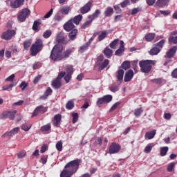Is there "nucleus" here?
<instances>
[{
  "label": "nucleus",
  "instance_id": "nucleus-1",
  "mask_svg": "<svg viewBox=\"0 0 177 177\" xmlns=\"http://www.w3.org/2000/svg\"><path fill=\"white\" fill-rule=\"evenodd\" d=\"M64 50L63 46L60 44L55 45L50 53V59L53 62H62V60H66L70 57V55L73 53V49L69 48Z\"/></svg>",
  "mask_w": 177,
  "mask_h": 177
},
{
  "label": "nucleus",
  "instance_id": "nucleus-2",
  "mask_svg": "<svg viewBox=\"0 0 177 177\" xmlns=\"http://www.w3.org/2000/svg\"><path fill=\"white\" fill-rule=\"evenodd\" d=\"M80 164H81V160L76 159L66 164L65 168L66 170L69 171L71 174H74L78 171Z\"/></svg>",
  "mask_w": 177,
  "mask_h": 177
},
{
  "label": "nucleus",
  "instance_id": "nucleus-3",
  "mask_svg": "<svg viewBox=\"0 0 177 177\" xmlns=\"http://www.w3.org/2000/svg\"><path fill=\"white\" fill-rule=\"evenodd\" d=\"M44 48V43L42 40L37 39L35 44L30 47V55L31 56H37Z\"/></svg>",
  "mask_w": 177,
  "mask_h": 177
},
{
  "label": "nucleus",
  "instance_id": "nucleus-4",
  "mask_svg": "<svg viewBox=\"0 0 177 177\" xmlns=\"http://www.w3.org/2000/svg\"><path fill=\"white\" fill-rule=\"evenodd\" d=\"M140 67L141 69L142 73H150L151 71V66H154L156 62L153 60H145V61H140Z\"/></svg>",
  "mask_w": 177,
  "mask_h": 177
},
{
  "label": "nucleus",
  "instance_id": "nucleus-5",
  "mask_svg": "<svg viewBox=\"0 0 177 177\" xmlns=\"http://www.w3.org/2000/svg\"><path fill=\"white\" fill-rule=\"evenodd\" d=\"M16 35V29L8 28L1 34V39L5 41H10L13 37Z\"/></svg>",
  "mask_w": 177,
  "mask_h": 177
},
{
  "label": "nucleus",
  "instance_id": "nucleus-6",
  "mask_svg": "<svg viewBox=\"0 0 177 177\" xmlns=\"http://www.w3.org/2000/svg\"><path fill=\"white\" fill-rule=\"evenodd\" d=\"M30 10L28 8L22 9L18 15V20L21 23L26 21V19L30 16Z\"/></svg>",
  "mask_w": 177,
  "mask_h": 177
},
{
  "label": "nucleus",
  "instance_id": "nucleus-7",
  "mask_svg": "<svg viewBox=\"0 0 177 177\" xmlns=\"http://www.w3.org/2000/svg\"><path fill=\"white\" fill-rule=\"evenodd\" d=\"M16 113H17V111L16 110H14L13 111H4L1 115H0V120H6V118L15 120Z\"/></svg>",
  "mask_w": 177,
  "mask_h": 177
},
{
  "label": "nucleus",
  "instance_id": "nucleus-8",
  "mask_svg": "<svg viewBox=\"0 0 177 177\" xmlns=\"http://www.w3.org/2000/svg\"><path fill=\"white\" fill-rule=\"evenodd\" d=\"M121 146L117 143H112L109 149V154H115L120 151Z\"/></svg>",
  "mask_w": 177,
  "mask_h": 177
},
{
  "label": "nucleus",
  "instance_id": "nucleus-9",
  "mask_svg": "<svg viewBox=\"0 0 177 177\" xmlns=\"http://www.w3.org/2000/svg\"><path fill=\"white\" fill-rule=\"evenodd\" d=\"M25 0H15V1H10V6L12 9H17L20 6L24 5Z\"/></svg>",
  "mask_w": 177,
  "mask_h": 177
},
{
  "label": "nucleus",
  "instance_id": "nucleus-10",
  "mask_svg": "<svg viewBox=\"0 0 177 177\" xmlns=\"http://www.w3.org/2000/svg\"><path fill=\"white\" fill-rule=\"evenodd\" d=\"M46 111H48V109L42 105H40L34 110L32 114V118L37 117L39 113H46Z\"/></svg>",
  "mask_w": 177,
  "mask_h": 177
},
{
  "label": "nucleus",
  "instance_id": "nucleus-11",
  "mask_svg": "<svg viewBox=\"0 0 177 177\" xmlns=\"http://www.w3.org/2000/svg\"><path fill=\"white\" fill-rule=\"evenodd\" d=\"M19 131H20V128L15 127L10 131H7L4 134H3L1 138H6V136H8V138H13V136H15L16 133H18Z\"/></svg>",
  "mask_w": 177,
  "mask_h": 177
},
{
  "label": "nucleus",
  "instance_id": "nucleus-12",
  "mask_svg": "<svg viewBox=\"0 0 177 177\" xmlns=\"http://www.w3.org/2000/svg\"><path fill=\"white\" fill-rule=\"evenodd\" d=\"M74 24L73 22V19H70L64 25V29L65 31L70 32V31H73L74 30Z\"/></svg>",
  "mask_w": 177,
  "mask_h": 177
},
{
  "label": "nucleus",
  "instance_id": "nucleus-13",
  "mask_svg": "<svg viewBox=\"0 0 177 177\" xmlns=\"http://www.w3.org/2000/svg\"><path fill=\"white\" fill-rule=\"evenodd\" d=\"M177 50V46H174L171 47L166 53L165 55V57H167V59H172L175 56V54L176 53Z\"/></svg>",
  "mask_w": 177,
  "mask_h": 177
},
{
  "label": "nucleus",
  "instance_id": "nucleus-14",
  "mask_svg": "<svg viewBox=\"0 0 177 177\" xmlns=\"http://www.w3.org/2000/svg\"><path fill=\"white\" fill-rule=\"evenodd\" d=\"M91 8H92V3L88 2L80 8V13H82V15L88 13V12L91 10Z\"/></svg>",
  "mask_w": 177,
  "mask_h": 177
},
{
  "label": "nucleus",
  "instance_id": "nucleus-15",
  "mask_svg": "<svg viewBox=\"0 0 177 177\" xmlns=\"http://www.w3.org/2000/svg\"><path fill=\"white\" fill-rule=\"evenodd\" d=\"M124 50H125V47L124 46V41H120V48L115 50V56H122L124 53Z\"/></svg>",
  "mask_w": 177,
  "mask_h": 177
},
{
  "label": "nucleus",
  "instance_id": "nucleus-16",
  "mask_svg": "<svg viewBox=\"0 0 177 177\" xmlns=\"http://www.w3.org/2000/svg\"><path fill=\"white\" fill-rule=\"evenodd\" d=\"M133 71L132 69L129 70L124 75V82H129L133 78Z\"/></svg>",
  "mask_w": 177,
  "mask_h": 177
},
{
  "label": "nucleus",
  "instance_id": "nucleus-17",
  "mask_svg": "<svg viewBox=\"0 0 177 177\" xmlns=\"http://www.w3.org/2000/svg\"><path fill=\"white\" fill-rule=\"evenodd\" d=\"M171 0H157L156 5L158 8H165V6H168V3Z\"/></svg>",
  "mask_w": 177,
  "mask_h": 177
},
{
  "label": "nucleus",
  "instance_id": "nucleus-18",
  "mask_svg": "<svg viewBox=\"0 0 177 177\" xmlns=\"http://www.w3.org/2000/svg\"><path fill=\"white\" fill-rule=\"evenodd\" d=\"M62 121V115L57 114L55 115L53 120V124L55 127H60V122Z\"/></svg>",
  "mask_w": 177,
  "mask_h": 177
},
{
  "label": "nucleus",
  "instance_id": "nucleus-19",
  "mask_svg": "<svg viewBox=\"0 0 177 177\" xmlns=\"http://www.w3.org/2000/svg\"><path fill=\"white\" fill-rule=\"evenodd\" d=\"M71 10H72L71 7L68 6H65L60 8L59 12L62 13V15H68V13H70Z\"/></svg>",
  "mask_w": 177,
  "mask_h": 177
},
{
  "label": "nucleus",
  "instance_id": "nucleus-20",
  "mask_svg": "<svg viewBox=\"0 0 177 177\" xmlns=\"http://www.w3.org/2000/svg\"><path fill=\"white\" fill-rule=\"evenodd\" d=\"M52 86L54 89H60L62 88V82L59 79H55L52 82Z\"/></svg>",
  "mask_w": 177,
  "mask_h": 177
},
{
  "label": "nucleus",
  "instance_id": "nucleus-21",
  "mask_svg": "<svg viewBox=\"0 0 177 177\" xmlns=\"http://www.w3.org/2000/svg\"><path fill=\"white\" fill-rule=\"evenodd\" d=\"M77 34H78V30L73 29L68 33V37L71 41H74L77 38Z\"/></svg>",
  "mask_w": 177,
  "mask_h": 177
},
{
  "label": "nucleus",
  "instance_id": "nucleus-22",
  "mask_svg": "<svg viewBox=\"0 0 177 177\" xmlns=\"http://www.w3.org/2000/svg\"><path fill=\"white\" fill-rule=\"evenodd\" d=\"M124 73L125 72L122 69H119L118 71L117 79H118V81H119L120 84H121L122 82V80H124Z\"/></svg>",
  "mask_w": 177,
  "mask_h": 177
},
{
  "label": "nucleus",
  "instance_id": "nucleus-23",
  "mask_svg": "<svg viewBox=\"0 0 177 177\" xmlns=\"http://www.w3.org/2000/svg\"><path fill=\"white\" fill-rule=\"evenodd\" d=\"M53 91L50 87H48L46 92L44 93L43 95L41 96V99L45 100L48 98V96H50Z\"/></svg>",
  "mask_w": 177,
  "mask_h": 177
},
{
  "label": "nucleus",
  "instance_id": "nucleus-24",
  "mask_svg": "<svg viewBox=\"0 0 177 177\" xmlns=\"http://www.w3.org/2000/svg\"><path fill=\"white\" fill-rule=\"evenodd\" d=\"M100 13H102L100 10H96L91 15L88 16V19H90L93 21L95 19H97V17H99Z\"/></svg>",
  "mask_w": 177,
  "mask_h": 177
},
{
  "label": "nucleus",
  "instance_id": "nucleus-25",
  "mask_svg": "<svg viewBox=\"0 0 177 177\" xmlns=\"http://www.w3.org/2000/svg\"><path fill=\"white\" fill-rule=\"evenodd\" d=\"M154 136H156V130L147 132L145 135V139H148L149 140H150L151 139H153Z\"/></svg>",
  "mask_w": 177,
  "mask_h": 177
},
{
  "label": "nucleus",
  "instance_id": "nucleus-26",
  "mask_svg": "<svg viewBox=\"0 0 177 177\" xmlns=\"http://www.w3.org/2000/svg\"><path fill=\"white\" fill-rule=\"evenodd\" d=\"M104 55L106 57L110 59V57L113 56V50L110 49L109 47L105 48L104 50Z\"/></svg>",
  "mask_w": 177,
  "mask_h": 177
},
{
  "label": "nucleus",
  "instance_id": "nucleus-27",
  "mask_svg": "<svg viewBox=\"0 0 177 177\" xmlns=\"http://www.w3.org/2000/svg\"><path fill=\"white\" fill-rule=\"evenodd\" d=\"M81 20H82V15H78L77 16H75L73 19H72L73 23L74 24H76V26H78L80 23H81Z\"/></svg>",
  "mask_w": 177,
  "mask_h": 177
},
{
  "label": "nucleus",
  "instance_id": "nucleus-28",
  "mask_svg": "<svg viewBox=\"0 0 177 177\" xmlns=\"http://www.w3.org/2000/svg\"><path fill=\"white\" fill-rule=\"evenodd\" d=\"M161 52V48L156 47H153L151 50L149 51V54L151 55L152 56H154L156 55H158V53Z\"/></svg>",
  "mask_w": 177,
  "mask_h": 177
},
{
  "label": "nucleus",
  "instance_id": "nucleus-29",
  "mask_svg": "<svg viewBox=\"0 0 177 177\" xmlns=\"http://www.w3.org/2000/svg\"><path fill=\"white\" fill-rule=\"evenodd\" d=\"M156 37V33H147L145 35V39L147 42H151Z\"/></svg>",
  "mask_w": 177,
  "mask_h": 177
},
{
  "label": "nucleus",
  "instance_id": "nucleus-30",
  "mask_svg": "<svg viewBox=\"0 0 177 177\" xmlns=\"http://www.w3.org/2000/svg\"><path fill=\"white\" fill-rule=\"evenodd\" d=\"M114 13V10L111 7H107L106 10L104 12V15L106 16V17H110L111 15Z\"/></svg>",
  "mask_w": 177,
  "mask_h": 177
},
{
  "label": "nucleus",
  "instance_id": "nucleus-31",
  "mask_svg": "<svg viewBox=\"0 0 177 177\" xmlns=\"http://www.w3.org/2000/svg\"><path fill=\"white\" fill-rule=\"evenodd\" d=\"M176 165V162H172L171 163H169L167 165V171L168 172H174V171H175V166Z\"/></svg>",
  "mask_w": 177,
  "mask_h": 177
},
{
  "label": "nucleus",
  "instance_id": "nucleus-32",
  "mask_svg": "<svg viewBox=\"0 0 177 177\" xmlns=\"http://www.w3.org/2000/svg\"><path fill=\"white\" fill-rule=\"evenodd\" d=\"M118 42H120V39H115L109 44L110 48H111V49H117Z\"/></svg>",
  "mask_w": 177,
  "mask_h": 177
},
{
  "label": "nucleus",
  "instance_id": "nucleus-33",
  "mask_svg": "<svg viewBox=\"0 0 177 177\" xmlns=\"http://www.w3.org/2000/svg\"><path fill=\"white\" fill-rule=\"evenodd\" d=\"M41 23H42V21H41V19L35 21L32 26V30H34L35 31H37V30H38V27Z\"/></svg>",
  "mask_w": 177,
  "mask_h": 177
},
{
  "label": "nucleus",
  "instance_id": "nucleus-34",
  "mask_svg": "<svg viewBox=\"0 0 177 177\" xmlns=\"http://www.w3.org/2000/svg\"><path fill=\"white\" fill-rule=\"evenodd\" d=\"M122 68L124 70H128V68H131V62L129 61H124L122 65H121Z\"/></svg>",
  "mask_w": 177,
  "mask_h": 177
},
{
  "label": "nucleus",
  "instance_id": "nucleus-35",
  "mask_svg": "<svg viewBox=\"0 0 177 177\" xmlns=\"http://www.w3.org/2000/svg\"><path fill=\"white\" fill-rule=\"evenodd\" d=\"M91 46L88 45L87 43L82 46L79 50L80 53H84V52H86L88 50V48H89Z\"/></svg>",
  "mask_w": 177,
  "mask_h": 177
},
{
  "label": "nucleus",
  "instance_id": "nucleus-36",
  "mask_svg": "<svg viewBox=\"0 0 177 177\" xmlns=\"http://www.w3.org/2000/svg\"><path fill=\"white\" fill-rule=\"evenodd\" d=\"M160 156L164 157L167 156V153H168V147H162L160 150Z\"/></svg>",
  "mask_w": 177,
  "mask_h": 177
},
{
  "label": "nucleus",
  "instance_id": "nucleus-37",
  "mask_svg": "<svg viewBox=\"0 0 177 177\" xmlns=\"http://www.w3.org/2000/svg\"><path fill=\"white\" fill-rule=\"evenodd\" d=\"M71 175H73L71 172L66 169L61 173L60 177H71Z\"/></svg>",
  "mask_w": 177,
  "mask_h": 177
},
{
  "label": "nucleus",
  "instance_id": "nucleus-38",
  "mask_svg": "<svg viewBox=\"0 0 177 177\" xmlns=\"http://www.w3.org/2000/svg\"><path fill=\"white\" fill-rule=\"evenodd\" d=\"M139 12H142V7H138V8H133L131 11V15L132 16H133L135 15H138V13H139Z\"/></svg>",
  "mask_w": 177,
  "mask_h": 177
},
{
  "label": "nucleus",
  "instance_id": "nucleus-39",
  "mask_svg": "<svg viewBox=\"0 0 177 177\" xmlns=\"http://www.w3.org/2000/svg\"><path fill=\"white\" fill-rule=\"evenodd\" d=\"M21 128L23 131H25V132H28V131H30V129H31V124L25 123L21 125Z\"/></svg>",
  "mask_w": 177,
  "mask_h": 177
},
{
  "label": "nucleus",
  "instance_id": "nucleus-40",
  "mask_svg": "<svg viewBox=\"0 0 177 177\" xmlns=\"http://www.w3.org/2000/svg\"><path fill=\"white\" fill-rule=\"evenodd\" d=\"M102 98L104 99V102L105 103H110V102H111V100H113V95H104V97H102Z\"/></svg>",
  "mask_w": 177,
  "mask_h": 177
},
{
  "label": "nucleus",
  "instance_id": "nucleus-41",
  "mask_svg": "<svg viewBox=\"0 0 177 177\" xmlns=\"http://www.w3.org/2000/svg\"><path fill=\"white\" fill-rule=\"evenodd\" d=\"M169 44L171 45V44H174V45L177 44V36H170L169 37Z\"/></svg>",
  "mask_w": 177,
  "mask_h": 177
},
{
  "label": "nucleus",
  "instance_id": "nucleus-42",
  "mask_svg": "<svg viewBox=\"0 0 177 177\" xmlns=\"http://www.w3.org/2000/svg\"><path fill=\"white\" fill-rule=\"evenodd\" d=\"M55 147L58 151H62L63 150V142L58 141L55 145Z\"/></svg>",
  "mask_w": 177,
  "mask_h": 177
},
{
  "label": "nucleus",
  "instance_id": "nucleus-43",
  "mask_svg": "<svg viewBox=\"0 0 177 177\" xmlns=\"http://www.w3.org/2000/svg\"><path fill=\"white\" fill-rule=\"evenodd\" d=\"M109 59H104V61L100 66V70H104L107 66H109Z\"/></svg>",
  "mask_w": 177,
  "mask_h": 177
},
{
  "label": "nucleus",
  "instance_id": "nucleus-44",
  "mask_svg": "<svg viewBox=\"0 0 177 177\" xmlns=\"http://www.w3.org/2000/svg\"><path fill=\"white\" fill-rule=\"evenodd\" d=\"M50 124L48 123L43 127H41V131H42L43 132H48V131H50Z\"/></svg>",
  "mask_w": 177,
  "mask_h": 177
},
{
  "label": "nucleus",
  "instance_id": "nucleus-45",
  "mask_svg": "<svg viewBox=\"0 0 177 177\" xmlns=\"http://www.w3.org/2000/svg\"><path fill=\"white\" fill-rule=\"evenodd\" d=\"M92 20L91 19H88V21H86L84 24H83V25L82 26V28H83V30H85V28H86L87 27H89V26H91V24H92Z\"/></svg>",
  "mask_w": 177,
  "mask_h": 177
},
{
  "label": "nucleus",
  "instance_id": "nucleus-46",
  "mask_svg": "<svg viewBox=\"0 0 177 177\" xmlns=\"http://www.w3.org/2000/svg\"><path fill=\"white\" fill-rule=\"evenodd\" d=\"M165 44V39H162L159 42H158L156 44H155V46L157 48H159V49H162L164 44Z\"/></svg>",
  "mask_w": 177,
  "mask_h": 177
},
{
  "label": "nucleus",
  "instance_id": "nucleus-47",
  "mask_svg": "<svg viewBox=\"0 0 177 177\" xmlns=\"http://www.w3.org/2000/svg\"><path fill=\"white\" fill-rule=\"evenodd\" d=\"M142 113H143V109H142V108L136 109L134 111V115H136V117H140Z\"/></svg>",
  "mask_w": 177,
  "mask_h": 177
},
{
  "label": "nucleus",
  "instance_id": "nucleus-48",
  "mask_svg": "<svg viewBox=\"0 0 177 177\" xmlns=\"http://www.w3.org/2000/svg\"><path fill=\"white\" fill-rule=\"evenodd\" d=\"M66 108L67 110H72V109L74 108V102L73 101H68L66 105Z\"/></svg>",
  "mask_w": 177,
  "mask_h": 177
},
{
  "label": "nucleus",
  "instance_id": "nucleus-49",
  "mask_svg": "<svg viewBox=\"0 0 177 177\" xmlns=\"http://www.w3.org/2000/svg\"><path fill=\"white\" fill-rule=\"evenodd\" d=\"M107 37V32L103 31L102 33L98 36L99 41H103Z\"/></svg>",
  "mask_w": 177,
  "mask_h": 177
},
{
  "label": "nucleus",
  "instance_id": "nucleus-50",
  "mask_svg": "<svg viewBox=\"0 0 177 177\" xmlns=\"http://www.w3.org/2000/svg\"><path fill=\"white\" fill-rule=\"evenodd\" d=\"M66 73L67 74H70L71 75H73V73H74V68L73 66L69 65L66 66Z\"/></svg>",
  "mask_w": 177,
  "mask_h": 177
},
{
  "label": "nucleus",
  "instance_id": "nucleus-51",
  "mask_svg": "<svg viewBox=\"0 0 177 177\" xmlns=\"http://www.w3.org/2000/svg\"><path fill=\"white\" fill-rule=\"evenodd\" d=\"M50 35H52V30H47L43 34L44 38H46V39L49 38V37H50Z\"/></svg>",
  "mask_w": 177,
  "mask_h": 177
},
{
  "label": "nucleus",
  "instance_id": "nucleus-52",
  "mask_svg": "<svg viewBox=\"0 0 177 177\" xmlns=\"http://www.w3.org/2000/svg\"><path fill=\"white\" fill-rule=\"evenodd\" d=\"M13 86H16V84L12 83L10 85H6L2 87L3 91H8V89H10V88H13Z\"/></svg>",
  "mask_w": 177,
  "mask_h": 177
},
{
  "label": "nucleus",
  "instance_id": "nucleus-53",
  "mask_svg": "<svg viewBox=\"0 0 177 177\" xmlns=\"http://www.w3.org/2000/svg\"><path fill=\"white\" fill-rule=\"evenodd\" d=\"M151 82H153L154 84H156V85H161V84H162V80H161V78H157L151 80Z\"/></svg>",
  "mask_w": 177,
  "mask_h": 177
},
{
  "label": "nucleus",
  "instance_id": "nucleus-54",
  "mask_svg": "<svg viewBox=\"0 0 177 177\" xmlns=\"http://www.w3.org/2000/svg\"><path fill=\"white\" fill-rule=\"evenodd\" d=\"M153 149V146H151V145H148L145 149H144L145 153H150V151H151V150Z\"/></svg>",
  "mask_w": 177,
  "mask_h": 177
},
{
  "label": "nucleus",
  "instance_id": "nucleus-55",
  "mask_svg": "<svg viewBox=\"0 0 177 177\" xmlns=\"http://www.w3.org/2000/svg\"><path fill=\"white\" fill-rule=\"evenodd\" d=\"M73 115V124H75L78 121L79 115L77 113H74L72 114Z\"/></svg>",
  "mask_w": 177,
  "mask_h": 177
},
{
  "label": "nucleus",
  "instance_id": "nucleus-56",
  "mask_svg": "<svg viewBox=\"0 0 177 177\" xmlns=\"http://www.w3.org/2000/svg\"><path fill=\"white\" fill-rule=\"evenodd\" d=\"M27 86H28V83L26 82L25 81L22 82L19 84V87H21V89H22V91H24V89H26Z\"/></svg>",
  "mask_w": 177,
  "mask_h": 177
},
{
  "label": "nucleus",
  "instance_id": "nucleus-57",
  "mask_svg": "<svg viewBox=\"0 0 177 177\" xmlns=\"http://www.w3.org/2000/svg\"><path fill=\"white\" fill-rule=\"evenodd\" d=\"M24 49H28L31 46V41L30 40H26L24 42Z\"/></svg>",
  "mask_w": 177,
  "mask_h": 177
},
{
  "label": "nucleus",
  "instance_id": "nucleus-58",
  "mask_svg": "<svg viewBox=\"0 0 177 177\" xmlns=\"http://www.w3.org/2000/svg\"><path fill=\"white\" fill-rule=\"evenodd\" d=\"M109 89H110L111 92L115 93V92H117V91H118L120 89V87H118V86H117V85H115V86H111V87H109Z\"/></svg>",
  "mask_w": 177,
  "mask_h": 177
},
{
  "label": "nucleus",
  "instance_id": "nucleus-59",
  "mask_svg": "<svg viewBox=\"0 0 177 177\" xmlns=\"http://www.w3.org/2000/svg\"><path fill=\"white\" fill-rule=\"evenodd\" d=\"M57 39L59 44H67V41H66V39L64 37H57Z\"/></svg>",
  "mask_w": 177,
  "mask_h": 177
},
{
  "label": "nucleus",
  "instance_id": "nucleus-60",
  "mask_svg": "<svg viewBox=\"0 0 177 177\" xmlns=\"http://www.w3.org/2000/svg\"><path fill=\"white\" fill-rule=\"evenodd\" d=\"M71 75H71V73H67L66 75H65L64 80L66 84H68L70 82V80H71Z\"/></svg>",
  "mask_w": 177,
  "mask_h": 177
},
{
  "label": "nucleus",
  "instance_id": "nucleus-61",
  "mask_svg": "<svg viewBox=\"0 0 177 177\" xmlns=\"http://www.w3.org/2000/svg\"><path fill=\"white\" fill-rule=\"evenodd\" d=\"M52 15H53V8H51L50 11L45 15L44 19H49Z\"/></svg>",
  "mask_w": 177,
  "mask_h": 177
},
{
  "label": "nucleus",
  "instance_id": "nucleus-62",
  "mask_svg": "<svg viewBox=\"0 0 177 177\" xmlns=\"http://www.w3.org/2000/svg\"><path fill=\"white\" fill-rule=\"evenodd\" d=\"M128 5H129V0H125L120 3L121 8H126V6H128Z\"/></svg>",
  "mask_w": 177,
  "mask_h": 177
},
{
  "label": "nucleus",
  "instance_id": "nucleus-63",
  "mask_svg": "<svg viewBox=\"0 0 177 177\" xmlns=\"http://www.w3.org/2000/svg\"><path fill=\"white\" fill-rule=\"evenodd\" d=\"M103 103H105L103 97H101V98H98L97 99V106H100L102 104H103Z\"/></svg>",
  "mask_w": 177,
  "mask_h": 177
},
{
  "label": "nucleus",
  "instance_id": "nucleus-64",
  "mask_svg": "<svg viewBox=\"0 0 177 177\" xmlns=\"http://www.w3.org/2000/svg\"><path fill=\"white\" fill-rule=\"evenodd\" d=\"M26 157V151H22L18 153V158L21 159Z\"/></svg>",
  "mask_w": 177,
  "mask_h": 177
}]
</instances>
